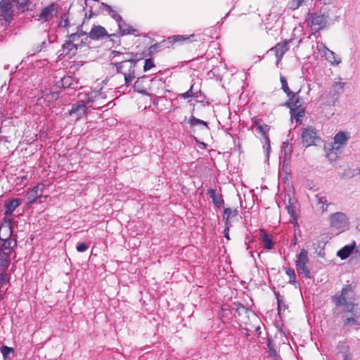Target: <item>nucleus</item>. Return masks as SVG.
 Segmentation results:
<instances>
[{
    "label": "nucleus",
    "instance_id": "obj_1",
    "mask_svg": "<svg viewBox=\"0 0 360 360\" xmlns=\"http://www.w3.org/2000/svg\"><path fill=\"white\" fill-rule=\"evenodd\" d=\"M110 58L115 61L112 63L111 65L116 67L118 73L121 72L124 63L128 62L130 63L129 73L124 74L125 84H129L135 78L134 68L136 60L128 57V54H124L117 51H112L110 53Z\"/></svg>",
    "mask_w": 360,
    "mask_h": 360
},
{
    "label": "nucleus",
    "instance_id": "obj_2",
    "mask_svg": "<svg viewBox=\"0 0 360 360\" xmlns=\"http://www.w3.org/2000/svg\"><path fill=\"white\" fill-rule=\"evenodd\" d=\"M354 292L351 285H347L342 289L341 295L335 297L334 302L337 306L343 307L345 311L352 312L354 304Z\"/></svg>",
    "mask_w": 360,
    "mask_h": 360
},
{
    "label": "nucleus",
    "instance_id": "obj_3",
    "mask_svg": "<svg viewBox=\"0 0 360 360\" xmlns=\"http://www.w3.org/2000/svg\"><path fill=\"white\" fill-rule=\"evenodd\" d=\"M330 227L340 232L347 230L349 227L350 221L346 213L338 212L329 217Z\"/></svg>",
    "mask_w": 360,
    "mask_h": 360
},
{
    "label": "nucleus",
    "instance_id": "obj_4",
    "mask_svg": "<svg viewBox=\"0 0 360 360\" xmlns=\"http://www.w3.org/2000/svg\"><path fill=\"white\" fill-rule=\"evenodd\" d=\"M308 262V252L306 250L302 249L297 256L295 266L297 273L306 278L310 277V271L307 267Z\"/></svg>",
    "mask_w": 360,
    "mask_h": 360
},
{
    "label": "nucleus",
    "instance_id": "obj_5",
    "mask_svg": "<svg viewBox=\"0 0 360 360\" xmlns=\"http://www.w3.org/2000/svg\"><path fill=\"white\" fill-rule=\"evenodd\" d=\"M18 7V3L15 0H2L0 3V16L9 22Z\"/></svg>",
    "mask_w": 360,
    "mask_h": 360
},
{
    "label": "nucleus",
    "instance_id": "obj_6",
    "mask_svg": "<svg viewBox=\"0 0 360 360\" xmlns=\"http://www.w3.org/2000/svg\"><path fill=\"white\" fill-rule=\"evenodd\" d=\"M350 136L348 132L340 131L335 135L333 142L325 144V148L329 150H340L347 144V142Z\"/></svg>",
    "mask_w": 360,
    "mask_h": 360
},
{
    "label": "nucleus",
    "instance_id": "obj_7",
    "mask_svg": "<svg viewBox=\"0 0 360 360\" xmlns=\"http://www.w3.org/2000/svg\"><path fill=\"white\" fill-rule=\"evenodd\" d=\"M327 20V15L321 13H314L309 17L307 24L313 30L317 32L326 27Z\"/></svg>",
    "mask_w": 360,
    "mask_h": 360
},
{
    "label": "nucleus",
    "instance_id": "obj_8",
    "mask_svg": "<svg viewBox=\"0 0 360 360\" xmlns=\"http://www.w3.org/2000/svg\"><path fill=\"white\" fill-rule=\"evenodd\" d=\"M319 53L334 66L338 65L341 63V58L333 51L328 49L326 46L321 44L318 46Z\"/></svg>",
    "mask_w": 360,
    "mask_h": 360
},
{
    "label": "nucleus",
    "instance_id": "obj_9",
    "mask_svg": "<svg viewBox=\"0 0 360 360\" xmlns=\"http://www.w3.org/2000/svg\"><path fill=\"white\" fill-rule=\"evenodd\" d=\"M13 218H4L0 224V239L11 238L13 233Z\"/></svg>",
    "mask_w": 360,
    "mask_h": 360
},
{
    "label": "nucleus",
    "instance_id": "obj_10",
    "mask_svg": "<svg viewBox=\"0 0 360 360\" xmlns=\"http://www.w3.org/2000/svg\"><path fill=\"white\" fill-rule=\"evenodd\" d=\"M91 101L88 99L86 101H81L78 103L73 105L71 110H69L70 115H75L76 119L80 118L85 115L87 105Z\"/></svg>",
    "mask_w": 360,
    "mask_h": 360
},
{
    "label": "nucleus",
    "instance_id": "obj_11",
    "mask_svg": "<svg viewBox=\"0 0 360 360\" xmlns=\"http://www.w3.org/2000/svg\"><path fill=\"white\" fill-rule=\"evenodd\" d=\"M302 137L303 144L308 147L315 143L316 132L312 127H308L302 131Z\"/></svg>",
    "mask_w": 360,
    "mask_h": 360
},
{
    "label": "nucleus",
    "instance_id": "obj_12",
    "mask_svg": "<svg viewBox=\"0 0 360 360\" xmlns=\"http://www.w3.org/2000/svg\"><path fill=\"white\" fill-rule=\"evenodd\" d=\"M57 12L56 6L52 4L42 9L40 15H39L38 20L44 22L49 21L56 15Z\"/></svg>",
    "mask_w": 360,
    "mask_h": 360
},
{
    "label": "nucleus",
    "instance_id": "obj_13",
    "mask_svg": "<svg viewBox=\"0 0 360 360\" xmlns=\"http://www.w3.org/2000/svg\"><path fill=\"white\" fill-rule=\"evenodd\" d=\"M108 35L106 30L101 25H94L89 33V37L93 40L99 39Z\"/></svg>",
    "mask_w": 360,
    "mask_h": 360
},
{
    "label": "nucleus",
    "instance_id": "obj_14",
    "mask_svg": "<svg viewBox=\"0 0 360 360\" xmlns=\"http://www.w3.org/2000/svg\"><path fill=\"white\" fill-rule=\"evenodd\" d=\"M356 243L352 242L350 244L347 245L342 248L337 252V256L341 259H346L348 258L352 252H355Z\"/></svg>",
    "mask_w": 360,
    "mask_h": 360
},
{
    "label": "nucleus",
    "instance_id": "obj_15",
    "mask_svg": "<svg viewBox=\"0 0 360 360\" xmlns=\"http://www.w3.org/2000/svg\"><path fill=\"white\" fill-rule=\"evenodd\" d=\"M43 185H37L34 186L30 192L27 193V196L29 201V204H32L35 200L41 196L43 193Z\"/></svg>",
    "mask_w": 360,
    "mask_h": 360
},
{
    "label": "nucleus",
    "instance_id": "obj_16",
    "mask_svg": "<svg viewBox=\"0 0 360 360\" xmlns=\"http://www.w3.org/2000/svg\"><path fill=\"white\" fill-rule=\"evenodd\" d=\"M273 49L275 51V54L278 62L281 60L285 53L288 50V43L286 41L279 43L276 44Z\"/></svg>",
    "mask_w": 360,
    "mask_h": 360
},
{
    "label": "nucleus",
    "instance_id": "obj_17",
    "mask_svg": "<svg viewBox=\"0 0 360 360\" xmlns=\"http://www.w3.org/2000/svg\"><path fill=\"white\" fill-rule=\"evenodd\" d=\"M345 85V82L340 81L333 82L331 86L330 94L332 95L333 97H336L337 98L340 94L343 93Z\"/></svg>",
    "mask_w": 360,
    "mask_h": 360
},
{
    "label": "nucleus",
    "instance_id": "obj_18",
    "mask_svg": "<svg viewBox=\"0 0 360 360\" xmlns=\"http://www.w3.org/2000/svg\"><path fill=\"white\" fill-rule=\"evenodd\" d=\"M20 205L18 199H13L6 205V211L4 212V218H12V212Z\"/></svg>",
    "mask_w": 360,
    "mask_h": 360
},
{
    "label": "nucleus",
    "instance_id": "obj_19",
    "mask_svg": "<svg viewBox=\"0 0 360 360\" xmlns=\"http://www.w3.org/2000/svg\"><path fill=\"white\" fill-rule=\"evenodd\" d=\"M303 100L297 96L295 94H291L290 96L289 101L288 102V105L291 110L292 108H303Z\"/></svg>",
    "mask_w": 360,
    "mask_h": 360
},
{
    "label": "nucleus",
    "instance_id": "obj_20",
    "mask_svg": "<svg viewBox=\"0 0 360 360\" xmlns=\"http://www.w3.org/2000/svg\"><path fill=\"white\" fill-rule=\"evenodd\" d=\"M0 240L1 242L0 244V252L2 253H7V255L10 256V254L13 248V241L11 240V238H2L0 239Z\"/></svg>",
    "mask_w": 360,
    "mask_h": 360
},
{
    "label": "nucleus",
    "instance_id": "obj_21",
    "mask_svg": "<svg viewBox=\"0 0 360 360\" xmlns=\"http://www.w3.org/2000/svg\"><path fill=\"white\" fill-rule=\"evenodd\" d=\"M120 32L122 35L134 34L136 30L127 25L123 20L118 22Z\"/></svg>",
    "mask_w": 360,
    "mask_h": 360
},
{
    "label": "nucleus",
    "instance_id": "obj_22",
    "mask_svg": "<svg viewBox=\"0 0 360 360\" xmlns=\"http://www.w3.org/2000/svg\"><path fill=\"white\" fill-rule=\"evenodd\" d=\"M282 152L283 155V167H287L289 164L290 155L291 153V149L288 148V143L284 142L282 146Z\"/></svg>",
    "mask_w": 360,
    "mask_h": 360
},
{
    "label": "nucleus",
    "instance_id": "obj_23",
    "mask_svg": "<svg viewBox=\"0 0 360 360\" xmlns=\"http://www.w3.org/2000/svg\"><path fill=\"white\" fill-rule=\"evenodd\" d=\"M237 311L239 315L244 314L246 315L248 318H250V315L251 316V319L253 322L258 323L259 319L258 317L252 311H249L247 308L244 307H240L238 308Z\"/></svg>",
    "mask_w": 360,
    "mask_h": 360
},
{
    "label": "nucleus",
    "instance_id": "obj_24",
    "mask_svg": "<svg viewBox=\"0 0 360 360\" xmlns=\"http://www.w3.org/2000/svg\"><path fill=\"white\" fill-rule=\"evenodd\" d=\"M291 117L295 120L297 122H300L302 117L304 115V108H292L290 110Z\"/></svg>",
    "mask_w": 360,
    "mask_h": 360
},
{
    "label": "nucleus",
    "instance_id": "obj_25",
    "mask_svg": "<svg viewBox=\"0 0 360 360\" xmlns=\"http://www.w3.org/2000/svg\"><path fill=\"white\" fill-rule=\"evenodd\" d=\"M188 122L191 127H195L197 125H199V126H201L202 127V129H205V131H208L207 124V122H205L203 120H201L200 119H198V118L192 116L189 119Z\"/></svg>",
    "mask_w": 360,
    "mask_h": 360
},
{
    "label": "nucleus",
    "instance_id": "obj_26",
    "mask_svg": "<svg viewBox=\"0 0 360 360\" xmlns=\"http://www.w3.org/2000/svg\"><path fill=\"white\" fill-rule=\"evenodd\" d=\"M277 304H278V314L281 316V314L287 309V306L285 304L283 297L280 295L279 293H276Z\"/></svg>",
    "mask_w": 360,
    "mask_h": 360
},
{
    "label": "nucleus",
    "instance_id": "obj_27",
    "mask_svg": "<svg viewBox=\"0 0 360 360\" xmlns=\"http://www.w3.org/2000/svg\"><path fill=\"white\" fill-rule=\"evenodd\" d=\"M194 37V34H191L190 35V37H184V36H182V35H174L171 37H169L167 39V41L169 43H172V44H174L176 42H182V41H185L188 39H189L191 37Z\"/></svg>",
    "mask_w": 360,
    "mask_h": 360
},
{
    "label": "nucleus",
    "instance_id": "obj_28",
    "mask_svg": "<svg viewBox=\"0 0 360 360\" xmlns=\"http://www.w3.org/2000/svg\"><path fill=\"white\" fill-rule=\"evenodd\" d=\"M324 150L326 153V156L330 162H335L337 160V158L338 157V151L339 150L338 149L329 150L324 147Z\"/></svg>",
    "mask_w": 360,
    "mask_h": 360
},
{
    "label": "nucleus",
    "instance_id": "obj_29",
    "mask_svg": "<svg viewBox=\"0 0 360 360\" xmlns=\"http://www.w3.org/2000/svg\"><path fill=\"white\" fill-rule=\"evenodd\" d=\"M10 277L8 274L0 272V291L4 292V288L6 289V285L9 283Z\"/></svg>",
    "mask_w": 360,
    "mask_h": 360
},
{
    "label": "nucleus",
    "instance_id": "obj_30",
    "mask_svg": "<svg viewBox=\"0 0 360 360\" xmlns=\"http://www.w3.org/2000/svg\"><path fill=\"white\" fill-rule=\"evenodd\" d=\"M144 76L139 78L137 81L134 83V90L137 92H139L143 94H146V90L142 84L143 79H144Z\"/></svg>",
    "mask_w": 360,
    "mask_h": 360
},
{
    "label": "nucleus",
    "instance_id": "obj_31",
    "mask_svg": "<svg viewBox=\"0 0 360 360\" xmlns=\"http://www.w3.org/2000/svg\"><path fill=\"white\" fill-rule=\"evenodd\" d=\"M9 256L7 253L0 252V272L4 271L8 267V259Z\"/></svg>",
    "mask_w": 360,
    "mask_h": 360
},
{
    "label": "nucleus",
    "instance_id": "obj_32",
    "mask_svg": "<svg viewBox=\"0 0 360 360\" xmlns=\"http://www.w3.org/2000/svg\"><path fill=\"white\" fill-rule=\"evenodd\" d=\"M237 215L236 210H231L230 208H226L224 211V217L225 218V224L230 223V219L232 217H236Z\"/></svg>",
    "mask_w": 360,
    "mask_h": 360
},
{
    "label": "nucleus",
    "instance_id": "obj_33",
    "mask_svg": "<svg viewBox=\"0 0 360 360\" xmlns=\"http://www.w3.org/2000/svg\"><path fill=\"white\" fill-rule=\"evenodd\" d=\"M254 125L256 128V130L261 134L263 139L265 138V136H268L266 132V131L268 129L267 125H262L259 121H255Z\"/></svg>",
    "mask_w": 360,
    "mask_h": 360
},
{
    "label": "nucleus",
    "instance_id": "obj_34",
    "mask_svg": "<svg viewBox=\"0 0 360 360\" xmlns=\"http://www.w3.org/2000/svg\"><path fill=\"white\" fill-rule=\"evenodd\" d=\"M208 194H209L210 197L212 199V202L215 205H217L218 206H220L221 205L222 200L221 199V198H217L215 190L210 189L208 191Z\"/></svg>",
    "mask_w": 360,
    "mask_h": 360
},
{
    "label": "nucleus",
    "instance_id": "obj_35",
    "mask_svg": "<svg viewBox=\"0 0 360 360\" xmlns=\"http://www.w3.org/2000/svg\"><path fill=\"white\" fill-rule=\"evenodd\" d=\"M63 49L65 54L69 53L73 49H77L76 46L71 41H67L63 45Z\"/></svg>",
    "mask_w": 360,
    "mask_h": 360
},
{
    "label": "nucleus",
    "instance_id": "obj_36",
    "mask_svg": "<svg viewBox=\"0 0 360 360\" xmlns=\"http://www.w3.org/2000/svg\"><path fill=\"white\" fill-rule=\"evenodd\" d=\"M281 85H282V89L288 95V96L290 97L291 96V94H292L293 93L290 90V89L288 86L287 80L285 79V77L281 76Z\"/></svg>",
    "mask_w": 360,
    "mask_h": 360
},
{
    "label": "nucleus",
    "instance_id": "obj_37",
    "mask_svg": "<svg viewBox=\"0 0 360 360\" xmlns=\"http://www.w3.org/2000/svg\"><path fill=\"white\" fill-rule=\"evenodd\" d=\"M285 273L289 276V283L294 284L295 283V274L293 269L290 268L285 269Z\"/></svg>",
    "mask_w": 360,
    "mask_h": 360
},
{
    "label": "nucleus",
    "instance_id": "obj_38",
    "mask_svg": "<svg viewBox=\"0 0 360 360\" xmlns=\"http://www.w3.org/2000/svg\"><path fill=\"white\" fill-rule=\"evenodd\" d=\"M262 143H263L264 150L265 151L266 155H268L270 151V148H271L270 140H269V136H265V138H264L262 140Z\"/></svg>",
    "mask_w": 360,
    "mask_h": 360
},
{
    "label": "nucleus",
    "instance_id": "obj_39",
    "mask_svg": "<svg viewBox=\"0 0 360 360\" xmlns=\"http://www.w3.org/2000/svg\"><path fill=\"white\" fill-rule=\"evenodd\" d=\"M316 199H317L318 204L321 205V209L323 212L326 210L324 206L328 205L327 200H326V198L323 196L316 195Z\"/></svg>",
    "mask_w": 360,
    "mask_h": 360
},
{
    "label": "nucleus",
    "instance_id": "obj_40",
    "mask_svg": "<svg viewBox=\"0 0 360 360\" xmlns=\"http://www.w3.org/2000/svg\"><path fill=\"white\" fill-rule=\"evenodd\" d=\"M264 246L266 249L270 250L272 248L273 243L270 238H269L266 235L262 237Z\"/></svg>",
    "mask_w": 360,
    "mask_h": 360
},
{
    "label": "nucleus",
    "instance_id": "obj_41",
    "mask_svg": "<svg viewBox=\"0 0 360 360\" xmlns=\"http://www.w3.org/2000/svg\"><path fill=\"white\" fill-rule=\"evenodd\" d=\"M1 350L4 358L8 357V356L13 352V348L7 346H3Z\"/></svg>",
    "mask_w": 360,
    "mask_h": 360
},
{
    "label": "nucleus",
    "instance_id": "obj_42",
    "mask_svg": "<svg viewBox=\"0 0 360 360\" xmlns=\"http://www.w3.org/2000/svg\"><path fill=\"white\" fill-rule=\"evenodd\" d=\"M153 61L151 58H148L145 60L143 70L144 71H148L150 69H151L153 67H154Z\"/></svg>",
    "mask_w": 360,
    "mask_h": 360
},
{
    "label": "nucleus",
    "instance_id": "obj_43",
    "mask_svg": "<svg viewBox=\"0 0 360 360\" xmlns=\"http://www.w3.org/2000/svg\"><path fill=\"white\" fill-rule=\"evenodd\" d=\"M304 0H292L290 2V8L295 10L298 8Z\"/></svg>",
    "mask_w": 360,
    "mask_h": 360
},
{
    "label": "nucleus",
    "instance_id": "obj_44",
    "mask_svg": "<svg viewBox=\"0 0 360 360\" xmlns=\"http://www.w3.org/2000/svg\"><path fill=\"white\" fill-rule=\"evenodd\" d=\"M268 348L269 350L270 355L272 356L273 357H276V349L274 348V345H273L272 341L271 340H269L268 342Z\"/></svg>",
    "mask_w": 360,
    "mask_h": 360
},
{
    "label": "nucleus",
    "instance_id": "obj_45",
    "mask_svg": "<svg viewBox=\"0 0 360 360\" xmlns=\"http://www.w3.org/2000/svg\"><path fill=\"white\" fill-rule=\"evenodd\" d=\"M287 210L291 217H292L293 219H295V206L292 205H288Z\"/></svg>",
    "mask_w": 360,
    "mask_h": 360
},
{
    "label": "nucleus",
    "instance_id": "obj_46",
    "mask_svg": "<svg viewBox=\"0 0 360 360\" xmlns=\"http://www.w3.org/2000/svg\"><path fill=\"white\" fill-rule=\"evenodd\" d=\"M88 249V245H86V243H80L77 246V250L78 252H84L86 251V250Z\"/></svg>",
    "mask_w": 360,
    "mask_h": 360
},
{
    "label": "nucleus",
    "instance_id": "obj_47",
    "mask_svg": "<svg viewBox=\"0 0 360 360\" xmlns=\"http://www.w3.org/2000/svg\"><path fill=\"white\" fill-rule=\"evenodd\" d=\"M110 15L113 19H115L117 23L120 22L122 20V18L121 15H120L118 13H117L115 11H112L110 13Z\"/></svg>",
    "mask_w": 360,
    "mask_h": 360
},
{
    "label": "nucleus",
    "instance_id": "obj_48",
    "mask_svg": "<svg viewBox=\"0 0 360 360\" xmlns=\"http://www.w3.org/2000/svg\"><path fill=\"white\" fill-rule=\"evenodd\" d=\"M230 226H231V224L230 223H226V228L224 229V236L225 238L227 239V240H229L230 238H229V229H230Z\"/></svg>",
    "mask_w": 360,
    "mask_h": 360
},
{
    "label": "nucleus",
    "instance_id": "obj_49",
    "mask_svg": "<svg viewBox=\"0 0 360 360\" xmlns=\"http://www.w3.org/2000/svg\"><path fill=\"white\" fill-rule=\"evenodd\" d=\"M60 25L61 27H66V28L68 27L69 25H70V22H69L68 19L63 18L61 22H60Z\"/></svg>",
    "mask_w": 360,
    "mask_h": 360
},
{
    "label": "nucleus",
    "instance_id": "obj_50",
    "mask_svg": "<svg viewBox=\"0 0 360 360\" xmlns=\"http://www.w3.org/2000/svg\"><path fill=\"white\" fill-rule=\"evenodd\" d=\"M70 80V77H63L61 79L62 86L63 87L68 86L70 84V82H69Z\"/></svg>",
    "mask_w": 360,
    "mask_h": 360
},
{
    "label": "nucleus",
    "instance_id": "obj_51",
    "mask_svg": "<svg viewBox=\"0 0 360 360\" xmlns=\"http://www.w3.org/2000/svg\"><path fill=\"white\" fill-rule=\"evenodd\" d=\"M355 322V318L354 316L348 317L345 321V325L354 323Z\"/></svg>",
    "mask_w": 360,
    "mask_h": 360
},
{
    "label": "nucleus",
    "instance_id": "obj_52",
    "mask_svg": "<svg viewBox=\"0 0 360 360\" xmlns=\"http://www.w3.org/2000/svg\"><path fill=\"white\" fill-rule=\"evenodd\" d=\"M79 36L80 34L78 33H73L70 35V41L73 42L76 39V38L79 37Z\"/></svg>",
    "mask_w": 360,
    "mask_h": 360
},
{
    "label": "nucleus",
    "instance_id": "obj_53",
    "mask_svg": "<svg viewBox=\"0 0 360 360\" xmlns=\"http://www.w3.org/2000/svg\"><path fill=\"white\" fill-rule=\"evenodd\" d=\"M191 89H192V87L190 89V90H189V91H188L187 92H186V93L183 94L181 95V96H182L183 98H187L191 97Z\"/></svg>",
    "mask_w": 360,
    "mask_h": 360
},
{
    "label": "nucleus",
    "instance_id": "obj_54",
    "mask_svg": "<svg viewBox=\"0 0 360 360\" xmlns=\"http://www.w3.org/2000/svg\"><path fill=\"white\" fill-rule=\"evenodd\" d=\"M102 5H103V6H105V8H106L109 11H110V13H111V12H112V11H114V10L111 8V6H109V5L106 4L102 3Z\"/></svg>",
    "mask_w": 360,
    "mask_h": 360
},
{
    "label": "nucleus",
    "instance_id": "obj_55",
    "mask_svg": "<svg viewBox=\"0 0 360 360\" xmlns=\"http://www.w3.org/2000/svg\"><path fill=\"white\" fill-rule=\"evenodd\" d=\"M243 330H244V331H243L244 335H245L247 338H248V335H249V334H248V330H251V328H244V329H243Z\"/></svg>",
    "mask_w": 360,
    "mask_h": 360
},
{
    "label": "nucleus",
    "instance_id": "obj_56",
    "mask_svg": "<svg viewBox=\"0 0 360 360\" xmlns=\"http://www.w3.org/2000/svg\"><path fill=\"white\" fill-rule=\"evenodd\" d=\"M255 330L256 333H257L259 335L261 333L259 326H255Z\"/></svg>",
    "mask_w": 360,
    "mask_h": 360
},
{
    "label": "nucleus",
    "instance_id": "obj_57",
    "mask_svg": "<svg viewBox=\"0 0 360 360\" xmlns=\"http://www.w3.org/2000/svg\"><path fill=\"white\" fill-rule=\"evenodd\" d=\"M44 44V42H42L41 45L37 46V49H36V52H39L41 50V46Z\"/></svg>",
    "mask_w": 360,
    "mask_h": 360
},
{
    "label": "nucleus",
    "instance_id": "obj_58",
    "mask_svg": "<svg viewBox=\"0 0 360 360\" xmlns=\"http://www.w3.org/2000/svg\"><path fill=\"white\" fill-rule=\"evenodd\" d=\"M355 252L360 253V244L359 245V246H357V247L356 246Z\"/></svg>",
    "mask_w": 360,
    "mask_h": 360
},
{
    "label": "nucleus",
    "instance_id": "obj_59",
    "mask_svg": "<svg viewBox=\"0 0 360 360\" xmlns=\"http://www.w3.org/2000/svg\"><path fill=\"white\" fill-rule=\"evenodd\" d=\"M4 291H0V301L3 299Z\"/></svg>",
    "mask_w": 360,
    "mask_h": 360
},
{
    "label": "nucleus",
    "instance_id": "obj_60",
    "mask_svg": "<svg viewBox=\"0 0 360 360\" xmlns=\"http://www.w3.org/2000/svg\"><path fill=\"white\" fill-rule=\"evenodd\" d=\"M240 321H242L243 323H244V324H247V322L244 320V319H241Z\"/></svg>",
    "mask_w": 360,
    "mask_h": 360
},
{
    "label": "nucleus",
    "instance_id": "obj_61",
    "mask_svg": "<svg viewBox=\"0 0 360 360\" xmlns=\"http://www.w3.org/2000/svg\"><path fill=\"white\" fill-rule=\"evenodd\" d=\"M345 360H348V359H347V356H345Z\"/></svg>",
    "mask_w": 360,
    "mask_h": 360
},
{
    "label": "nucleus",
    "instance_id": "obj_62",
    "mask_svg": "<svg viewBox=\"0 0 360 360\" xmlns=\"http://www.w3.org/2000/svg\"><path fill=\"white\" fill-rule=\"evenodd\" d=\"M274 360H277L276 357H274Z\"/></svg>",
    "mask_w": 360,
    "mask_h": 360
}]
</instances>
